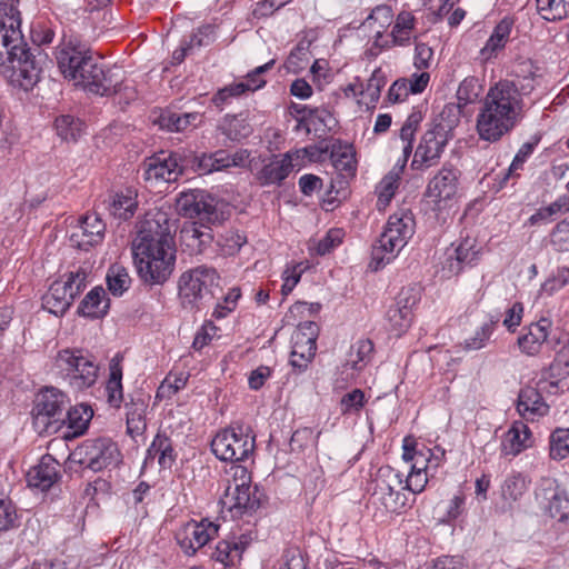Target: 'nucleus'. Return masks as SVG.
Segmentation results:
<instances>
[{"instance_id": "20", "label": "nucleus", "mask_w": 569, "mask_h": 569, "mask_svg": "<svg viewBox=\"0 0 569 569\" xmlns=\"http://www.w3.org/2000/svg\"><path fill=\"white\" fill-rule=\"evenodd\" d=\"M91 73V78L83 89L84 91L101 97H110L119 90L121 86V70L119 68L107 67L98 62Z\"/></svg>"}, {"instance_id": "11", "label": "nucleus", "mask_w": 569, "mask_h": 569, "mask_svg": "<svg viewBox=\"0 0 569 569\" xmlns=\"http://www.w3.org/2000/svg\"><path fill=\"white\" fill-rule=\"evenodd\" d=\"M99 60L93 57L92 51L82 44H74L71 41L66 43L57 52V63L64 79L72 81L74 86L84 89L87 81L91 78V70L96 68Z\"/></svg>"}, {"instance_id": "39", "label": "nucleus", "mask_w": 569, "mask_h": 569, "mask_svg": "<svg viewBox=\"0 0 569 569\" xmlns=\"http://www.w3.org/2000/svg\"><path fill=\"white\" fill-rule=\"evenodd\" d=\"M512 20L505 18L493 29L490 38L481 49V54L489 59L505 48L512 30Z\"/></svg>"}, {"instance_id": "58", "label": "nucleus", "mask_w": 569, "mask_h": 569, "mask_svg": "<svg viewBox=\"0 0 569 569\" xmlns=\"http://www.w3.org/2000/svg\"><path fill=\"white\" fill-rule=\"evenodd\" d=\"M550 243L556 251H569V217L556 224L550 233Z\"/></svg>"}, {"instance_id": "47", "label": "nucleus", "mask_w": 569, "mask_h": 569, "mask_svg": "<svg viewBox=\"0 0 569 569\" xmlns=\"http://www.w3.org/2000/svg\"><path fill=\"white\" fill-rule=\"evenodd\" d=\"M368 399L361 389H353L345 393L339 400V410L341 416H359Z\"/></svg>"}, {"instance_id": "28", "label": "nucleus", "mask_w": 569, "mask_h": 569, "mask_svg": "<svg viewBox=\"0 0 569 569\" xmlns=\"http://www.w3.org/2000/svg\"><path fill=\"white\" fill-rule=\"evenodd\" d=\"M403 248L405 244L383 230L372 247L371 266H373L375 270H378L392 261Z\"/></svg>"}, {"instance_id": "3", "label": "nucleus", "mask_w": 569, "mask_h": 569, "mask_svg": "<svg viewBox=\"0 0 569 569\" xmlns=\"http://www.w3.org/2000/svg\"><path fill=\"white\" fill-rule=\"evenodd\" d=\"M132 256L144 283L163 284L170 278L176 264V246L167 213H148L139 222Z\"/></svg>"}, {"instance_id": "10", "label": "nucleus", "mask_w": 569, "mask_h": 569, "mask_svg": "<svg viewBox=\"0 0 569 569\" xmlns=\"http://www.w3.org/2000/svg\"><path fill=\"white\" fill-rule=\"evenodd\" d=\"M69 399L53 387L42 389L32 409L33 425L39 432L53 433L63 427Z\"/></svg>"}, {"instance_id": "24", "label": "nucleus", "mask_w": 569, "mask_h": 569, "mask_svg": "<svg viewBox=\"0 0 569 569\" xmlns=\"http://www.w3.org/2000/svg\"><path fill=\"white\" fill-rule=\"evenodd\" d=\"M550 328L551 321L547 318H541L539 321L532 322L526 327V332L520 335L517 340L521 352L528 356L537 355L543 342H546Z\"/></svg>"}, {"instance_id": "14", "label": "nucleus", "mask_w": 569, "mask_h": 569, "mask_svg": "<svg viewBox=\"0 0 569 569\" xmlns=\"http://www.w3.org/2000/svg\"><path fill=\"white\" fill-rule=\"evenodd\" d=\"M448 143V131L438 123L428 129L416 148L411 168L426 170L439 163Z\"/></svg>"}, {"instance_id": "40", "label": "nucleus", "mask_w": 569, "mask_h": 569, "mask_svg": "<svg viewBox=\"0 0 569 569\" xmlns=\"http://www.w3.org/2000/svg\"><path fill=\"white\" fill-rule=\"evenodd\" d=\"M417 20L409 11H401L397 14L391 30L392 43L405 47L410 43L412 31L416 28Z\"/></svg>"}, {"instance_id": "64", "label": "nucleus", "mask_w": 569, "mask_h": 569, "mask_svg": "<svg viewBox=\"0 0 569 569\" xmlns=\"http://www.w3.org/2000/svg\"><path fill=\"white\" fill-rule=\"evenodd\" d=\"M241 297L239 288H232L229 290L223 299L222 303H218L213 310V317L217 319L224 318L228 313L234 310L237 301Z\"/></svg>"}, {"instance_id": "46", "label": "nucleus", "mask_w": 569, "mask_h": 569, "mask_svg": "<svg viewBox=\"0 0 569 569\" xmlns=\"http://www.w3.org/2000/svg\"><path fill=\"white\" fill-rule=\"evenodd\" d=\"M131 278L127 269L121 264H112L107 272V284L109 291L120 297L130 287Z\"/></svg>"}, {"instance_id": "49", "label": "nucleus", "mask_w": 569, "mask_h": 569, "mask_svg": "<svg viewBox=\"0 0 569 569\" xmlns=\"http://www.w3.org/2000/svg\"><path fill=\"white\" fill-rule=\"evenodd\" d=\"M372 352V341L360 339L351 346L347 365H350L355 370H361L370 361Z\"/></svg>"}, {"instance_id": "52", "label": "nucleus", "mask_w": 569, "mask_h": 569, "mask_svg": "<svg viewBox=\"0 0 569 569\" xmlns=\"http://www.w3.org/2000/svg\"><path fill=\"white\" fill-rule=\"evenodd\" d=\"M226 161H228V152L226 150H218L213 153H202L197 158V168L203 173H211L227 169Z\"/></svg>"}, {"instance_id": "30", "label": "nucleus", "mask_w": 569, "mask_h": 569, "mask_svg": "<svg viewBox=\"0 0 569 569\" xmlns=\"http://www.w3.org/2000/svg\"><path fill=\"white\" fill-rule=\"evenodd\" d=\"M93 417V410L90 406L80 403L69 410H66L63 426L68 428L67 438L82 436L89 427Z\"/></svg>"}, {"instance_id": "25", "label": "nucleus", "mask_w": 569, "mask_h": 569, "mask_svg": "<svg viewBox=\"0 0 569 569\" xmlns=\"http://www.w3.org/2000/svg\"><path fill=\"white\" fill-rule=\"evenodd\" d=\"M518 412L527 420H535L548 413L549 406L537 388L526 387L518 396Z\"/></svg>"}, {"instance_id": "29", "label": "nucleus", "mask_w": 569, "mask_h": 569, "mask_svg": "<svg viewBox=\"0 0 569 569\" xmlns=\"http://www.w3.org/2000/svg\"><path fill=\"white\" fill-rule=\"evenodd\" d=\"M247 546L248 540L244 536H241L239 541L221 540L217 543L211 558L221 563L223 569H229L240 561Z\"/></svg>"}, {"instance_id": "31", "label": "nucleus", "mask_w": 569, "mask_h": 569, "mask_svg": "<svg viewBox=\"0 0 569 569\" xmlns=\"http://www.w3.org/2000/svg\"><path fill=\"white\" fill-rule=\"evenodd\" d=\"M148 402L143 398H132L126 403L127 432L132 438L142 436L147 429Z\"/></svg>"}, {"instance_id": "60", "label": "nucleus", "mask_w": 569, "mask_h": 569, "mask_svg": "<svg viewBox=\"0 0 569 569\" xmlns=\"http://www.w3.org/2000/svg\"><path fill=\"white\" fill-rule=\"evenodd\" d=\"M420 300V290L416 287H403L397 295L392 306H396L409 313H412L413 307Z\"/></svg>"}, {"instance_id": "55", "label": "nucleus", "mask_w": 569, "mask_h": 569, "mask_svg": "<svg viewBox=\"0 0 569 569\" xmlns=\"http://www.w3.org/2000/svg\"><path fill=\"white\" fill-rule=\"evenodd\" d=\"M276 63L274 59L266 62L262 66L254 68L252 71L248 72L246 77L240 81L243 84V88L247 92H253L256 90L261 89L267 83L263 74L271 70Z\"/></svg>"}, {"instance_id": "19", "label": "nucleus", "mask_w": 569, "mask_h": 569, "mask_svg": "<svg viewBox=\"0 0 569 569\" xmlns=\"http://www.w3.org/2000/svg\"><path fill=\"white\" fill-rule=\"evenodd\" d=\"M106 223L97 213H88L79 220V224L70 236L72 246L89 250V248L102 242Z\"/></svg>"}, {"instance_id": "12", "label": "nucleus", "mask_w": 569, "mask_h": 569, "mask_svg": "<svg viewBox=\"0 0 569 569\" xmlns=\"http://www.w3.org/2000/svg\"><path fill=\"white\" fill-rule=\"evenodd\" d=\"M71 456L73 461L97 472L117 466L121 453L112 439L101 437L87 439L74 449Z\"/></svg>"}, {"instance_id": "15", "label": "nucleus", "mask_w": 569, "mask_h": 569, "mask_svg": "<svg viewBox=\"0 0 569 569\" xmlns=\"http://www.w3.org/2000/svg\"><path fill=\"white\" fill-rule=\"evenodd\" d=\"M218 531L219 525L213 521L208 519L190 520L177 529L174 538L187 556H193L210 540L214 539Z\"/></svg>"}, {"instance_id": "2", "label": "nucleus", "mask_w": 569, "mask_h": 569, "mask_svg": "<svg viewBox=\"0 0 569 569\" xmlns=\"http://www.w3.org/2000/svg\"><path fill=\"white\" fill-rule=\"evenodd\" d=\"M17 4L0 2V74L16 88L31 90L39 81L44 54L30 48L21 32Z\"/></svg>"}, {"instance_id": "54", "label": "nucleus", "mask_w": 569, "mask_h": 569, "mask_svg": "<svg viewBox=\"0 0 569 569\" xmlns=\"http://www.w3.org/2000/svg\"><path fill=\"white\" fill-rule=\"evenodd\" d=\"M482 92V86L478 78L467 77L465 78L457 90V99L460 106H467L475 102Z\"/></svg>"}, {"instance_id": "62", "label": "nucleus", "mask_w": 569, "mask_h": 569, "mask_svg": "<svg viewBox=\"0 0 569 569\" xmlns=\"http://www.w3.org/2000/svg\"><path fill=\"white\" fill-rule=\"evenodd\" d=\"M430 472L410 470L406 480H403L405 490L411 493H420L425 490L428 483Z\"/></svg>"}, {"instance_id": "17", "label": "nucleus", "mask_w": 569, "mask_h": 569, "mask_svg": "<svg viewBox=\"0 0 569 569\" xmlns=\"http://www.w3.org/2000/svg\"><path fill=\"white\" fill-rule=\"evenodd\" d=\"M451 247L452 251H448L443 266V270L449 277L457 276L466 267H473L480 261L482 248L475 237L467 236L458 243H452Z\"/></svg>"}, {"instance_id": "4", "label": "nucleus", "mask_w": 569, "mask_h": 569, "mask_svg": "<svg viewBox=\"0 0 569 569\" xmlns=\"http://www.w3.org/2000/svg\"><path fill=\"white\" fill-rule=\"evenodd\" d=\"M461 171L446 162L429 179L423 198L428 209L438 220H446L460 198Z\"/></svg>"}, {"instance_id": "7", "label": "nucleus", "mask_w": 569, "mask_h": 569, "mask_svg": "<svg viewBox=\"0 0 569 569\" xmlns=\"http://www.w3.org/2000/svg\"><path fill=\"white\" fill-rule=\"evenodd\" d=\"M89 270L78 267L76 270L64 273L53 281L49 290L42 297V307L54 316H63L87 287Z\"/></svg>"}, {"instance_id": "33", "label": "nucleus", "mask_w": 569, "mask_h": 569, "mask_svg": "<svg viewBox=\"0 0 569 569\" xmlns=\"http://www.w3.org/2000/svg\"><path fill=\"white\" fill-rule=\"evenodd\" d=\"M415 224L413 216L409 211L400 210L389 217L385 230L406 246L415 233Z\"/></svg>"}, {"instance_id": "45", "label": "nucleus", "mask_w": 569, "mask_h": 569, "mask_svg": "<svg viewBox=\"0 0 569 569\" xmlns=\"http://www.w3.org/2000/svg\"><path fill=\"white\" fill-rule=\"evenodd\" d=\"M370 502L373 506L381 507L385 511L390 513H402L408 506V497L403 491L371 496Z\"/></svg>"}, {"instance_id": "13", "label": "nucleus", "mask_w": 569, "mask_h": 569, "mask_svg": "<svg viewBox=\"0 0 569 569\" xmlns=\"http://www.w3.org/2000/svg\"><path fill=\"white\" fill-rule=\"evenodd\" d=\"M220 277L217 270L208 266H199L184 271L178 281L179 296L183 305H193L206 293L219 284Z\"/></svg>"}, {"instance_id": "34", "label": "nucleus", "mask_w": 569, "mask_h": 569, "mask_svg": "<svg viewBox=\"0 0 569 569\" xmlns=\"http://www.w3.org/2000/svg\"><path fill=\"white\" fill-rule=\"evenodd\" d=\"M137 208V192L130 188L114 193L108 206L111 216L124 221L134 216Z\"/></svg>"}, {"instance_id": "23", "label": "nucleus", "mask_w": 569, "mask_h": 569, "mask_svg": "<svg viewBox=\"0 0 569 569\" xmlns=\"http://www.w3.org/2000/svg\"><path fill=\"white\" fill-rule=\"evenodd\" d=\"M59 463L51 455H44L39 463L27 473V482L31 488L49 490L59 479Z\"/></svg>"}, {"instance_id": "43", "label": "nucleus", "mask_w": 569, "mask_h": 569, "mask_svg": "<svg viewBox=\"0 0 569 569\" xmlns=\"http://www.w3.org/2000/svg\"><path fill=\"white\" fill-rule=\"evenodd\" d=\"M536 7L547 21H558L569 16V0H536Z\"/></svg>"}, {"instance_id": "26", "label": "nucleus", "mask_w": 569, "mask_h": 569, "mask_svg": "<svg viewBox=\"0 0 569 569\" xmlns=\"http://www.w3.org/2000/svg\"><path fill=\"white\" fill-rule=\"evenodd\" d=\"M317 325L312 321L300 323L292 335L291 356H302L313 359L317 350Z\"/></svg>"}, {"instance_id": "22", "label": "nucleus", "mask_w": 569, "mask_h": 569, "mask_svg": "<svg viewBox=\"0 0 569 569\" xmlns=\"http://www.w3.org/2000/svg\"><path fill=\"white\" fill-rule=\"evenodd\" d=\"M532 445L533 437L530 428L523 421H515L502 437L500 453L503 457H516Z\"/></svg>"}, {"instance_id": "16", "label": "nucleus", "mask_w": 569, "mask_h": 569, "mask_svg": "<svg viewBox=\"0 0 569 569\" xmlns=\"http://www.w3.org/2000/svg\"><path fill=\"white\" fill-rule=\"evenodd\" d=\"M142 171L143 180L157 187L177 181L183 170L177 154L161 151L143 161Z\"/></svg>"}, {"instance_id": "8", "label": "nucleus", "mask_w": 569, "mask_h": 569, "mask_svg": "<svg viewBox=\"0 0 569 569\" xmlns=\"http://www.w3.org/2000/svg\"><path fill=\"white\" fill-rule=\"evenodd\" d=\"M223 207V201L202 189L182 191L176 200L180 216L206 224L221 223L224 220Z\"/></svg>"}, {"instance_id": "48", "label": "nucleus", "mask_w": 569, "mask_h": 569, "mask_svg": "<svg viewBox=\"0 0 569 569\" xmlns=\"http://www.w3.org/2000/svg\"><path fill=\"white\" fill-rule=\"evenodd\" d=\"M569 456V428H556L549 437V457L560 461Z\"/></svg>"}, {"instance_id": "36", "label": "nucleus", "mask_w": 569, "mask_h": 569, "mask_svg": "<svg viewBox=\"0 0 569 569\" xmlns=\"http://www.w3.org/2000/svg\"><path fill=\"white\" fill-rule=\"evenodd\" d=\"M332 164L342 177H353L357 166L355 150L350 144L333 143L330 148Z\"/></svg>"}, {"instance_id": "32", "label": "nucleus", "mask_w": 569, "mask_h": 569, "mask_svg": "<svg viewBox=\"0 0 569 569\" xmlns=\"http://www.w3.org/2000/svg\"><path fill=\"white\" fill-rule=\"evenodd\" d=\"M399 491H405L402 475L389 466L380 467L373 479L371 496L390 495Z\"/></svg>"}, {"instance_id": "51", "label": "nucleus", "mask_w": 569, "mask_h": 569, "mask_svg": "<svg viewBox=\"0 0 569 569\" xmlns=\"http://www.w3.org/2000/svg\"><path fill=\"white\" fill-rule=\"evenodd\" d=\"M385 84L386 79L382 71L380 69H376L368 79L366 87H363L362 98L368 100H358V103H365L367 107H375L380 98V92Z\"/></svg>"}, {"instance_id": "59", "label": "nucleus", "mask_w": 569, "mask_h": 569, "mask_svg": "<svg viewBox=\"0 0 569 569\" xmlns=\"http://www.w3.org/2000/svg\"><path fill=\"white\" fill-rule=\"evenodd\" d=\"M309 63V52L308 49L303 46H297L289 53L284 68L288 72L299 73L302 71L307 64Z\"/></svg>"}, {"instance_id": "56", "label": "nucleus", "mask_w": 569, "mask_h": 569, "mask_svg": "<svg viewBox=\"0 0 569 569\" xmlns=\"http://www.w3.org/2000/svg\"><path fill=\"white\" fill-rule=\"evenodd\" d=\"M386 317L391 330L396 331L397 335L405 332L412 321V313L392 305L388 308Z\"/></svg>"}, {"instance_id": "57", "label": "nucleus", "mask_w": 569, "mask_h": 569, "mask_svg": "<svg viewBox=\"0 0 569 569\" xmlns=\"http://www.w3.org/2000/svg\"><path fill=\"white\" fill-rule=\"evenodd\" d=\"M244 93H247V91L244 90L243 84L240 83V81L233 82L219 89L211 98V102L217 108L222 109L223 106L231 101V99L239 98Z\"/></svg>"}, {"instance_id": "5", "label": "nucleus", "mask_w": 569, "mask_h": 569, "mask_svg": "<svg viewBox=\"0 0 569 569\" xmlns=\"http://www.w3.org/2000/svg\"><path fill=\"white\" fill-rule=\"evenodd\" d=\"M256 448V435L249 426L232 425L219 430L211 440V450L221 461L249 459Z\"/></svg>"}, {"instance_id": "50", "label": "nucleus", "mask_w": 569, "mask_h": 569, "mask_svg": "<svg viewBox=\"0 0 569 569\" xmlns=\"http://www.w3.org/2000/svg\"><path fill=\"white\" fill-rule=\"evenodd\" d=\"M58 134L66 141H77L84 130V123L72 116H61L56 119Z\"/></svg>"}, {"instance_id": "42", "label": "nucleus", "mask_w": 569, "mask_h": 569, "mask_svg": "<svg viewBox=\"0 0 569 569\" xmlns=\"http://www.w3.org/2000/svg\"><path fill=\"white\" fill-rule=\"evenodd\" d=\"M498 322L499 318L497 317H491L488 321L483 322L471 337L465 339L462 343L463 350L473 351L485 348Z\"/></svg>"}, {"instance_id": "35", "label": "nucleus", "mask_w": 569, "mask_h": 569, "mask_svg": "<svg viewBox=\"0 0 569 569\" xmlns=\"http://www.w3.org/2000/svg\"><path fill=\"white\" fill-rule=\"evenodd\" d=\"M154 459L158 460L161 468H171L174 462L176 455L173 452L172 442L170 438L163 433H157L147 450L146 462H152Z\"/></svg>"}, {"instance_id": "6", "label": "nucleus", "mask_w": 569, "mask_h": 569, "mask_svg": "<svg viewBox=\"0 0 569 569\" xmlns=\"http://www.w3.org/2000/svg\"><path fill=\"white\" fill-rule=\"evenodd\" d=\"M232 481L229 483L222 499L223 507L229 510L232 518H241L254 512L261 503V492L258 487H251V475L243 466L234 465Z\"/></svg>"}, {"instance_id": "18", "label": "nucleus", "mask_w": 569, "mask_h": 569, "mask_svg": "<svg viewBox=\"0 0 569 569\" xmlns=\"http://www.w3.org/2000/svg\"><path fill=\"white\" fill-rule=\"evenodd\" d=\"M293 154L288 151L282 154L272 156L254 174L257 183L260 187H280L295 168H300V162L293 161Z\"/></svg>"}, {"instance_id": "61", "label": "nucleus", "mask_w": 569, "mask_h": 569, "mask_svg": "<svg viewBox=\"0 0 569 569\" xmlns=\"http://www.w3.org/2000/svg\"><path fill=\"white\" fill-rule=\"evenodd\" d=\"M537 144L538 140L533 142H526L520 147L508 169L505 180L509 179V177L519 176L517 171L522 169L525 162L532 154Z\"/></svg>"}, {"instance_id": "53", "label": "nucleus", "mask_w": 569, "mask_h": 569, "mask_svg": "<svg viewBox=\"0 0 569 569\" xmlns=\"http://www.w3.org/2000/svg\"><path fill=\"white\" fill-rule=\"evenodd\" d=\"M549 515L559 521H565L569 517V496L565 490L558 488L552 490L547 507Z\"/></svg>"}, {"instance_id": "37", "label": "nucleus", "mask_w": 569, "mask_h": 569, "mask_svg": "<svg viewBox=\"0 0 569 569\" xmlns=\"http://www.w3.org/2000/svg\"><path fill=\"white\" fill-rule=\"evenodd\" d=\"M530 479L521 472H512L506 477L501 485V498L505 503L512 507L528 491Z\"/></svg>"}, {"instance_id": "63", "label": "nucleus", "mask_w": 569, "mask_h": 569, "mask_svg": "<svg viewBox=\"0 0 569 569\" xmlns=\"http://www.w3.org/2000/svg\"><path fill=\"white\" fill-rule=\"evenodd\" d=\"M342 229H330L327 234L318 242L317 252L320 256L329 253L333 248L342 242Z\"/></svg>"}, {"instance_id": "21", "label": "nucleus", "mask_w": 569, "mask_h": 569, "mask_svg": "<svg viewBox=\"0 0 569 569\" xmlns=\"http://www.w3.org/2000/svg\"><path fill=\"white\" fill-rule=\"evenodd\" d=\"M212 224L198 223L197 221L184 223L180 230L179 240L184 251L189 254H201L213 241Z\"/></svg>"}, {"instance_id": "27", "label": "nucleus", "mask_w": 569, "mask_h": 569, "mask_svg": "<svg viewBox=\"0 0 569 569\" xmlns=\"http://www.w3.org/2000/svg\"><path fill=\"white\" fill-rule=\"evenodd\" d=\"M122 361L123 356L120 353L112 357L109 363V379L106 385L107 401L117 409L123 402Z\"/></svg>"}, {"instance_id": "44", "label": "nucleus", "mask_w": 569, "mask_h": 569, "mask_svg": "<svg viewBox=\"0 0 569 569\" xmlns=\"http://www.w3.org/2000/svg\"><path fill=\"white\" fill-rule=\"evenodd\" d=\"M431 456L430 448L416 449L405 442L402 458L411 462L410 470L431 472Z\"/></svg>"}, {"instance_id": "9", "label": "nucleus", "mask_w": 569, "mask_h": 569, "mask_svg": "<svg viewBox=\"0 0 569 569\" xmlns=\"http://www.w3.org/2000/svg\"><path fill=\"white\" fill-rule=\"evenodd\" d=\"M54 366L68 379L70 386L78 390L92 387L98 379L99 366L94 358L84 355L80 349L60 350L56 357Z\"/></svg>"}, {"instance_id": "38", "label": "nucleus", "mask_w": 569, "mask_h": 569, "mask_svg": "<svg viewBox=\"0 0 569 569\" xmlns=\"http://www.w3.org/2000/svg\"><path fill=\"white\" fill-rule=\"evenodd\" d=\"M109 300L101 287L90 290L79 306L78 312L88 318H100L107 313Z\"/></svg>"}, {"instance_id": "41", "label": "nucleus", "mask_w": 569, "mask_h": 569, "mask_svg": "<svg viewBox=\"0 0 569 569\" xmlns=\"http://www.w3.org/2000/svg\"><path fill=\"white\" fill-rule=\"evenodd\" d=\"M401 171L402 167L399 169L395 168L388 174H386L376 187V193L378 196L377 207L379 210L385 209L393 198L395 192L399 187Z\"/></svg>"}, {"instance_id": "1", "label": "nucleus", "mask_w": 569, "mask_h": 569, "mask_svg": "<svg viewBox=\"0 0 569 569\" xmlns=\"http://www.w3.org/2000/svg\"><path fill=\"white\" fill-rule=\"evenodd\" d=\"M531 63H521V71L516 80H500L490 87L476 118V131L480 140L493 143L511 132L525 117V96L535 89V72Z\"/></svg>"}]
</instances>
